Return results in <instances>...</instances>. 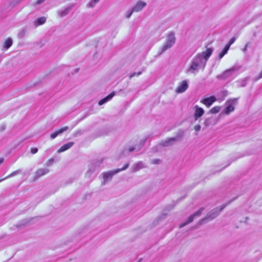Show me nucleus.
Masks as SVG:
<instances>
[{
	"label": "nucleus",
	"mask_w": 262,
	"mask_h": 262,
	"mask_svg": "<svg viewBox=\"0 0 262 262\" xmlns=\"http://www.w3.org/2000/svg\"><path fill=\"white\" fill-rule=\"evenodd\" d=\"M128 166H129V164L128 163H125L123 167L122 168H118V169H116V170H114V171H108L106 173H105L104 174H103V179L105 181H107L108 180H110L112 179V177L117 173L118 172L122 171V170H125L126 169H127L128 167Z\"/></svg>",
	"instance_id": "f257e3e1"
},
{
	"label": "nucleus",
	"mask_w": 262,
	"mask_h": 262,
	"mask_svg": "<svg viewBox=\"0 0 262 262\" xmlns=\"http://www.w3.org/2000/svg\"><path fill=\"white\" fill-rule=\"evenodd\" d=\"M176 38L173 32L169 33L166 38L165 45H164L162 51L166 50L167 49L170 48L175 42Z\"/></svg>",
	"instance_id": "f03ea898"
},
{
	"label": "nucleus",
	"mask_w": 262,
	"mask_h": 262,
	"mask_svg": "<svg viewBox=\"0 0 262 262\" xmlns=\"http://www.w3.org/2000/svg\"><path fill=\"white\" fill-rule=\"evenodd\" d=\"M212 49L208 48L205 51L202 52L201 54L197 55L195 56V60H196L197 61H201L202 58H204L205 59L207 60L208 58L212 54Z\"/></svg>",
	"instance_id": "7ed1b4c3"
},
{
	"label": "nucleus",
	"mask_w": 262,
	"mask_h": 262,
	"mask_svg": "<svg viewBox=\"0 0 262 262\" xmlns=\"http://www.w3.org/2000/svg\"><path fill=\"white\" fill-rule=\"evenodd\" d=\"M49 172V170L48 168H39L36 170L34 173V181H35L39 179L41 176H43L47 174Z\"/></svg>",
	"instance_id": "20e7f679"
},
{
	"label": "nucleus",
	"mask_w": 262,
	"mask_h": 262,
	"mask_svg": "<svg viewBox=\"0 0 262 262\" xmlns=\"http://www.w3.org/2000/svg\"><path fill=\"white\" fill-rule=\"evenodd\" d=\"M216 101V97L215 96H211L209 97L205 98L201 100V102L206 105L207 107H209Z\"/></svg>",
	"instance_id": "39448f33"
},
{
	"label": "nucleus",
	"mask_w": 262,
	"mask_h": 262,
	"mask_svg": "<svg viewBox=\"0 0 262 262\" xmlns=\"http://www.w3.org/2000/svg\"><path fill=\"white\" fill-rule=\"evenodd\" d=\"M188 88V85L186 80H183L180 83L176 89V92L177 93H181L185 92Z\"/></svg>",
	"instance_id": "423d86ee"
},
{
	"label": "nucleus",
	"mask_w": 262,
	"mask_h": 262,
	"mask_svg": "<svg viewBox=\"0 0 262 262\" xmlns=\"http://www.w3.org/2000/svg\"><path fill=\"white\" fill-rule=\"evenodd\" d=\"M194 118L195 120H197L199 118L203 116L204 113V110L198 105H195L194 106Z\"/></svg>",
	"instance_id": "0eeeda50"
},
{
	"label": "nucleus",
	"mask_w": 262,
	"mask_h": 262,
	"mask_svg": "<svg viewBox=\"0 0 262 262\" xmlns=\"http://www.w3.org/2000/svg\"><path fill=\"white\" fill-rule=\"evenodd\" d=\"M236 70V68L233 67L229 68L223 72V73L220 75V77L223 79H226L231 76L232 73Z\"/></svg>",
	"instance_id": "6e6552de"
},
{
	"label": "nucleus",
	"mask_w": 262,
	"mask_h": 262,
	"mask_svg": "<svg viewBox=\"0 0 262 262\" xmlns=\"http://www.w3.org/2000/svg\"><path fill=\"white\" fill-rule=\"evenodd\" d=\"M146 4L141 1H138L133 8V11L139 12L141 11L145 6Z\"/></svg>",
	"instance_id": "1a4fd4ad"
},
{
	"label": "nucleus",
	"mask_w": 262,
	"mask_h": 262,
	"mask_svg": "<svg viewBox=\"0 0 262 262\" xmlns=\"http://www.w3.org/2000/svg\"><path fill=\"white\" fill-rule=\"evenodd\" d=\"M68 126H64L58 130H55L54 132L50 134V137L52 139L55 138L59 134L62 133L63 132L66 131L68 129Z\"/></svg>",
	"instance_id": "9d476101"
},
{
	"label": "nucleus",
	"mask_w": 262,
	"mask_h": 262,
	"mask_svg": "<svg viewBox=\"0 0 262 262\" xmlns=\"http://www.w3.org/2000/svg\"><path fill=\"white\" fill-rule=\"evenodd\" d=\"M74 145V142H70L61 146L58 149V152H63L70 148Z\"/></svg>",
	"instance_id": "9b49d317"
},
{
	"label": "nucleus",
	"mask_w": 262,
	"mask_h": 262,
	"mask_svg": "<svg viewBox=\"0 0 262 262\" xmlns=\"http://www.w3.org/2000/svg\"><path fill=\"white\" fill-rule=\"evenodd\" d=\"M46 21V18L45 17H41L37 18L35 21V25L36 26L43 25Z\"/></svg>",
	"instance_id": "f8f14e48"
},
{
	"label": "nucleus",
	"mask_w": 262,
	"mask_h": 262,
	"mask_svg": "<svg viewBox=\"0 0 262 262\" xmlns=\"http://www.w3.org/2000/svg\"><path fill=\"white\" fill-rule=\"evenodd\" d=\"M194 217L195 216L193 214H192L190 216H189L187 220L185 223L180 225V228H182L186 226V225L191 223L193 221Z\"/></svg>",
	"instance_id": "ddd939ff"
},
{
	"label": "nucleus",
	"mask_w": 262,
	"mask_h": 262,
	"mask_svg": "<svg viewBox=\"0 0 262 262\" xmlns=\"http://www.w3.org/2000/svg\"><path fill=\"white\" fill-rule=\"evenodd\" d=\"M12 39L10 38H8L5 40V41L4 42V47L5 49H8L12 46Z\"/></svg>",
	"instance_id": "4468645a"
},
{
	"label": "nucleus",
	"mask_w": 262,
	"mask_h": 262,
	"mask_svg": "<svg viewBox=\"0 0 262 262\" xmlns=\"http://www.w3.org/2000/svg\"><path fill=\"white\" fill-rule=\"evenodd\" d=\"M229 49L228 46L226 45L223 50L220 53L219 57L220 58H222L228 52Z\"/></svg>",
	"instance_id": "2eb2a0df"
},
{
	"label": "nucleus",
	"mask_w": 262,
	"mask_h": 262,
	"mask_svg": "<svg viewBox=\"0 0 262 262\" xmlns=\"http://www.w3.org/2000/svg\"><path fill=\"white\" fill-rule=\"evenodd\" d=\"M220 110L221 107L220 106H215L210 110L209 112L211 114H216L220 111Z\"/></svg>",
	"instance_id": "dca6fc26"
},
{
	"label": "nucleus",
	"mask_w": 262,
	"mask_h": 262,
	"mask_svg": "<svg viewBox=\"0 0 262 262\" xmlns=\"http://www.w3.org/2000/svg\"><path fill=\"white\" fill-rule=\"evenodd\" d=\"M194 60L195 61H193L190 67V69L192 70H196L199 66V63H198L199 61H197L196 60H195V58L194 59Z\"/></svg>",
	"instance_id": "f3484780"
},
{
	"label": "nucleus",
	"mask_w": 262,
	"mask_h": 262,
	"mask_svg": "<svg viewBox=\"0 0 262 262\" xmlns=\"http://www.w3.org/2000/svg\"><path fill=\"white\" fill-rule=\"evenodd\" d=\"M234 110V106L232 105H229L226 107L225 112L226 114H229L230 112H233Z\"/></svg>",
	"instance_id": "a211bd4d"
},
{
	"label": "nucleus",
	"mask_w": 262,
	"mask_h": 262,
	"mask_svg": "<svg viewBox=\"0 0 262 262\" xmlns=\"http://www.w3.org/2000/svg\"><path fill=\"white\" fill-rule=\"evenodd\" d=\"M203 210H204V208H201L199 210H198L197 211H196L195 213H194L193 214L195 216H200Z\"/></svg>",
	"instance_id": "6ab92c4d"
},
{
	"label": "nucleus",
	"mask_w": 262,
	"mask_h": 262,
	"mask_svg": "<svg viewBox=\"0 0 262 262\" xmlns=\"http://www.w3.org/2000/svg\"><path fill=\"white\" fill-rule=\"evenodd\" d=\"M235 39H236V38H235V37H232V38H231L230 39V40H229V42H228L226 45H227V46H228V47L230 48V47L231 46V45L232 44H233V43L234 42V41H235Z\"/></svg>",
	"instance_id": "aec40b11"
},
{
	"label": "nucleus",
	"mask_w": 262,
	"mask_h": 262,
	"mask_svg": "<svg viewBox=\"0 0 262 262\" xmlns=\"http://www.w3.org/2000/svg\"><path fill=\"white\" fill-rule=\"evenodd\" d=\"M108 100L106 99V98L105 97L103 99H102L101 100H100L99 102H98V104L99 105H101L102 104H103L104 103H105L106 102H107Z\"/></svg>",
	"instance_id": "412c9836"
},
{
	"label": "nucleus",
	"mask_w": 262,
	"mask_h": 262,
	"mask_svg": "<svg viewBox=\"0 0 262 262\" xmlns=\"http://www.w3.org/2000/svg\"><path fill=\"white\" fill-rule=\"evenodd\" d=\"M38 152V148L36 147H32L31 148V152L32 154H35Z\"/></svg>",
	"instance_id": "4be33fe9"
},
{
	"label": "nucleus",
	"mask_w": 262,
	"mask_h": 262,
	"mask_svg": "<svg viewBox=\"0 0 262 262\" xmlns=\"http://www.w3.org/2000/svg\"><path fill=\"white\" fill-rule=\"evenodd\" d=\"M114 96V93L112 92V93L108 95H107L105 98L107 100L112 99V98Z\"/></svg>",
	"instance_id": "5701e85b"
},
{
	"label": "nucleus",
	"mask_w": 262,
	"mask_h": 262,
	"mask_svg": "<svg viewBox=\"0 0 262 262\" xmlns=\"http://www.w3.org/2000/svg\"><path fill=\"white\" fill-rule=\"evenodd\" d=\"M141 74V72H139L138 73H136L135 72L134 73H133L132 74H131L129 76V78H132L133 77H134L135 75H139Z\"/></svg>",
	"instance_id": "b1692460"
},
{
	"label": "nucleus",
	"mask_w": 262,
	"mask_h": 262,
	"mask_svg": "<svg viewBox=\"0 0 262 262\" xmlns=\"http://www.w3.org/2000/svg\"><path fill=\"white\" fill-rule=\"evenodd\" d=\"M212 213L213 214V216H211V215H207V219L211 220V219H213L214 217H215V216L217 215V213L214 214V212H213V213Z\"/></svg>",
	"instance_id": "393cba45"
},
{
	"label": "nucleus",
	"mask_w": 262,
	"mask_h": 262,
	"mask_svg": "<svg viewBox=\"0 0 262 262\" xmlns=\"http://www.w3.org/2000/svg\"><path fill=\"white\" fill-rule=\"evenodd\" d=\"M6 128V126L5 124H2L0 125V132L4 131Z\"/></svg>",
	"instance_id": "a878e982"
},
{
	"label": "nucleus",
	"mask_w": 262,
	"mask_h": 262,
	"mask_svg": "<svg viewBox=\"0 0 262 262\" xmlns=\"http://www.w3.org/2000/svg\"><path fill=\"white\" fill-rule=\"evenodd\" d=\"M201 129V126L200 125H196L194 126V129L196 131H199Z\"/></svg>",
	"instance_id": "bb28decb"
},
{
	"label": "nucleus",
	"mask_w": 262,
	"mask_h": 262,
	"mask_svg": "<svg viewBox=\"0 0 262 262\" xmlns=\"http://www.w3.org/2000/svg\"><path fill=\"white\" fill-rule=\"evenodd\" d=\"M134 11H133V10L130 11L127 15H126V18H129L132 14L133 12H134Z\"/></svg>",
	"instance_id": "cd10ccee"
},
{
	"label": "nucleus",
	"mask_w": 262,
	"mask_h": 262,
	"mask_svg": "<svg viewBox=\"0 0 262 262\" xmlns=\"http://www.w3.org/2000/svg\"><path fill=\"white\" fill-rule=\"evenodd\" d=\"M45 0H37L36 2V4L37 5L43 3Z\"/></svg>",
	"instance_id": "c85d7f7f"
},
{
	"label": "nucleus",
	"mask_w": 262,
	"mask_h": 262,
	"mask_svg": "<svg viewBox=\"0 0 262 262\" xmlns=\"http://www.w3.org/2000/svg\"><path fill=\"white\" fill-rule=\"evenodd\" d=\"M14 173H15V172H12V173H11L10 175H9L8 176L6 177V178H5L4 179H3V180H4V179H6V178H8V177H10V176H13V175L14 174ZM2 180H3V179L0 180V182H1Z\"/></svg>",
	"instance_id": "c756f323"
},
{
	"label": "nucleus",
	"mask_w": 262,
	"mask_h": 262,
	"mask_svg": "<svg viewBox=\"0 0 262 262\" xmlns=\"http://www.w3.org/2000/svg\"><path fill=\"white\" fill-rule=\"evenodd\" d=\"M159 161H160L159 160H154L153 163L154 164H158Z\"/></svg>",
	"instance_id": "7c9ffc66"
},
{
	"label": "nucleus",
	"mask_w": 262,
	"mask_h": 262,
	"mask_svg": "<svg viewBox=\"0 0 262 262\" xmlns=\"http://www.w3.org/2000/svg\"><path fill=\"white\" fill-rule=\"evenodd\" d=\"M135 149L134 147H130L129 149H128V151L129 152H132L133 151H134Z\"/></svg>",
	"instance_id": "2f4dec72"
},
{
	"label": "nucleus",
	"mask_w": 262,
	"mask_h": 262,
	"mask_svg": "<svg viewBox=\"0 0 262 262\" xmlns=\"http://www.w3.org/2000/svg\"><path fill=\"white\" fill-rule=\"evenodd\" d=\"M4 162V159L3 158H0V165L2 164Z\"/></svg>",
	"instance_id": "473e14b6"
},
{
	"label": "nucleus",
	"mask_w": 262,
	"mask_h": 262,
	"mask_svg": "<svg viewBox=\"0 0 262 262\" xmlns=\"http://www.w3.org/2000/svg\"><path fill=\"white\" fill-rule=\"evenodd\" d=\"M100 0H93L95 4H96L98 2H99Z\"/></svg>",
	"instance_id": "72a5a7b5"
},
{
	"label": "nucleus",
	"mask_w": 262,
	"mask_h": 262,
	"mask_svg": "<svg viewBox=\"0 0 262 262\" xmlns=\"http://www.w3.org/2000/svg\"><path fill=\"white\" fill-rule=\"evenodd\" d=\"M93 6H94V5H93L91 4V3H90V4H89V7H93Z\"/></svg>",
	"instance_id": "f704fd0d"
},
{
	"label": "nucleus",
	"mask_w": 262,
	"mask_h": 262,
	"mask_svg": "<svg viewBox=\"0 0 262 262\" xmlns=\"http://www.w3.org/2000/svg\"><path fill=\"white\" fill-rule=\"evenodd\" d=\"M49 161L51 163L53 162V159H51V160H49Z\"/></svg>",
	"instance_id": "c9c22d12"
},
{
	"label": "nucleus",
	"mask_w": 262,
	"mask_h": 262,
	"mask_svg": "<svg viewBox=\"0 0 262 262\" xmlns=\"http://www.w3.org/2000/svg\"><path fill=\"white\" fill-rule=\"evenodd\" d=\"M66 13L62 12L61 13V15L63 16V15H66Z\"/></svg>",
	"instance_id": "e433bc0d"
},
{
	"label": "nucleus",
	"mask_w": 262,
	"mask_h": 262,
	"mask_svg": "<svg viewBox=\"0 0 262 262\" xmlns=\"http://www.w3.org/2000/svg\"><path fill=\"white\" fill-rule=\"evenodd\" d=\"M247 45H246L245 48H244V50H247Z\"/></svg>",
	"instance_id": "4c0bfd02"
},
{
	"label": "nucleus",
	"mask_w": 262,
	"mask_h": 262,
	"mask_svg": "<svg viewBox=\"0 0 262 262\" xmlns=\"http://www.w3.org/2000/svg\"><path fill=\"white\" fill-rule=\"evenodd\" d=\"M174 140V138H170V139H169V141H170V140Z\"/></svg>",
	"instance_id": "58836bf2"
},
{
	"label": "nucleus",
	"mask_w": 262,
	"mask_h": 262,
	"mask_svg": "<svg viewBox=\"0 0 262 262\" xmlns=\"http://www.w3.org/2000/svg\"><path fill=\"white\" fill-rule=\"evenodd\" d=\"M223 208H221L220 210V211H221L223 209Z\"/></svg>",
	"instance_id": "ea45409f"
}]
</instances>
